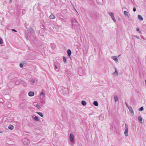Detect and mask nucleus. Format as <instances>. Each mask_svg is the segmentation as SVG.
Returning a JSON list of instances; mask_svg holds the SVG:
<instances>
[{"label":"nucleus","instance_id":"1","mask_svg":"<svg viewBox=\"0 0 146 146\" xmlns=\"http://www.w3.org/2000/svg\"><path fill=\"white\" fill-rule=\"evenodd\" d=\"M35 33V31L32 28H31L25 32V36L27 40H29V37L31 34H33Z\"/></svg>","mask_w":146,"mask_h":146},{"label":"nucleus","instance_id":"2","mask_svg":"<svg viewBox=\"0 0 146 146\" xmlns=\"http://www.w3.org/2000/svg\"><path fill=\"white\" fill-rule=\"evenodd\" d=\"M72 23L73 27H75V25L77 26L78 24V23L74 18L72 19Z\"/></svg>","mask_w":146,"mask_h":146},{"label":"nucleus","instance_id":"3","mask_svg":"<svg viewBox=\"0 0 146 146\" xmlns=\"http://www.w3.org/2000/svg\"><path fill=\"white\" fill-rule=\"evenodd\" d=\"M125 128L124 134L125 135V136H127L128 135V126L127 124H125Z\"/></svg>","mask_w":146,"mask_h":146},{"label":"nucleus","instance_id":"4","mask_svg":"<svg viewBox=\"0 0 146 146\" xmlns=\"http://www.w3.org/2000/svg\"><path fill=\"white\" fill-rule=\"evenodd\" d=\"M62 92L63 94H66L68 92V89L64 87H63L62 90Z\"/></svg>","mask_w":146,"mask_h":146},{"label":"nucleus","instance_id":"5","mask_svg":"<svg viewBox=\"0 0 146 146\" xmlns=\"http://www.w3.org/2000/svg\"><path fill=\"white\" fill-rule=\"evenodd\" d=\"M69 137L70 141L71 142H74V135L72 133L70 134Z\"/></svg>","mask_w":146,"mask_h":146},{"label":"nucleus","instance_id":"6","mask_svg":"<svg viewBox=\"0 0 146 146\" xmlns=\"http://www.w3.org/2000/svg\"><path fill=\"white\" fill-rule=\"evenodd\" d=\"M65 74L68 77V78L69 79H70V77L71 76V74L67 70H65Z\"/></svg>","mask_w":146,"mask_h":146},{"label":"nucleus","instance_id":"7","mask_svg":"<svg viewBox=\"0 0 146 146\" xmlns=\"http://www.w3.org/2000/svg\"><path fill=\"white\" fill-rule=\"evenodd\" d=\"M128 108L129 109L130 112L131 113V115L132 116L134 114V112L132 108L130 107H129Z\"/></svg>","mask_w":146,"mask_h":146},{"label":"nucleus","instance_id":"8","mask_svg":"<svg viewBox=\"0 0 146 146\" xmlns=\"http://www.w3.org/2000/svg\"><path fill=\"white\" fill-rule=\"evenodd\" d=\"M34 93L32 91L29 92L28 93V95L30 97H32L34 96Z\"/></svg>","mask_w":146,"mask_h":146},{"label":"nucleus","instance_id":"9","mask_svg":"<svg viewBox=\"0 0 146 146\" xmlns=\"http://www.w3.org/2000/svg\"><path fill=\"white\" fill-rule=\"evenodd\" d=\"M67 52L68 56L69 57H70L71 56V54H72V52H71V50L70 49H68L67 50Z\"/></svg>","mask_w":146,"mask_h":146},{"label":"nucleus","instance_id":"10","mask_svg":"<svg viewBox=\"0 0 146 146\" xmlns=\"http://www.w3.org/2000/svg\"><path fill=\"white\" fill-rule=\"evenodd\" d=\"M114 69L115 70V72H113V75H115L117 76L118 75V72H117V68L115 67H114Z\"/></svg>","mask_w":146,"mask_h":146},{"label":"nucleus","instance_id":"11","mask_svg":"<svg viewBox=\"0 0 146 146\" xmlns=\"http://www.w3.org/2000/svg\"><path fill=\"white\" fill-rule=\"evenodd\" d=\"M31 83H32L33 85H36L37 84V81L36 79H35L34 80L32 81V82H31Z\"/></svg>","mask_w":146,"mask_h":146},{"label":"nucleus","instance_id":"12","mask_svg":"<svg viewBox=\"0 0 146 146\" xmlns=\"http://www.w3.org/2000/svg\"><path fill=\"white\" fill-rule=\"evenodd\" d=\"M6 106L8 108H11V104L10 102H8L6 103Z\"/></svg>","mask_w":146,"mask_h":146},{"label":"nucleus","instance_id":"13","mask_svg":"<svg viewBox=\"0 0 146 146\" xmlns=\"http://www.w3.org/2000/svg\"><path fill=\"white\" fill-rule=\"evenodd\" d=\"M111 58L115 62H117L118 61V59L117 58L116 56H112Z\"/></svg>","mask_w":146,"mask_h":146},{"label":"nucleus","instance_id":"14","mask_svg":"<svg viewBox=\"0 0 146 146\" xmlns=\"http://www.w3.org/2000/svg\"><path fill=\"white\" fill-rule=\"evenodd\" d=\"M124 14L125 16H127L128 17H129V15L127 11H124Z\"/></svg>","mask_w":146,"mask_h":146},{"label":"nucleus","instance_id":"15","mask_svg":"<svg viewBox=\"0 0 146 146\" xmlns=\"http://www.w3.org/2000/svg\"><path fill=\"white\" fill-rule=\"evenodd\" d=\"M14 126L11 125H10L8 126V128L10 130H12L14 128Z\"/></svg>","mask_w":146,"mask_h":146},{"label":"nucleus","instance_id":"16","mask_svg":"<svg viewBox=\"0 0 146 146\" xmlns=\"http://www.w3.org/2000/svg\"><path fill=\"white\" fill-rule=\"evenodd\" d=\"M114 101L115 102H117V101H118V98L117 96H116V95L114 96Z\"/></svg>","mask_w":146,"mask_h":146},{"label":"nucleus","instance_id":"17","mask_svg":"<svg viewBox=\"0 0 146 146\" xmlns=\"http://www.w3.org/2000/svg\"><path fill=\"white\" fill-rule=\"evenodd\" d=\"M93 104L95 106H97L98 105V102L96 101H94L93 103Z\"/></svg>","mask_w":146,"mask_h":146},{"label":"nucleus","instance_id":"18","mask_svg":"<svg viewBox=\"0 0 146 146\" xmlns=\"http://www.w3.org/2000/svg\"><path fill=\"white\" fill-rule=\"evenodd\" d=\"M138 19L141 21H142L143 20V17L140 15H138Z\"/></svg>","mask_w":146,"mask_h":146},{"label":"nucleus","instance_id":"19","mask_svg":"<svg viewBox=\"0 0 146 146\" xmlns=\"http://www.w3.org/2000/svg\"><path fill=\"white\" fill-rule=\"evenodd\" d=\"M81 104L83 106H85L86 104V103L85 101L83 100L81 102Z\"/></svg>","mask_w":146,"mask_h":146},{"label":"nucleus","instance_id":"20","mask_svg":"<svg viewBox=\"0 0 146 146\" xmlns=\"http://www.w3.org/2000/svg\"><path fill=\"white\" fill-rule=\"evenodd\" d=\"M51 46L52 49H54L55 47V45L54 43H52L51 44Z\"/></svg>","mask_w":146,"mask_h":146},{"label":"nucleus","instance_id":"21","mask_svg":"<svg viewBox=\"0 0 146 146\" xmlns=\"http://www.w3.org/2000/svg\"><path fill=\"white\" fill-rule=\"evenodd\" d=\"M45 95V94L43 92H41L40 93V96L41 97H42V98H43L44 97Z\"/></svg>","mask_w":146,"mask_h":146},{"label":"nucleus","instance_id":"22","mask_svg":"<svg viewBox=\"0 0 146 146\" xmlns=\"http://www.w3.org/2000/svg\"><path fill=\"white\" fill-rule=\"evenodd\" d=\"M36 113L39 115L40 117H43V115L42 113L40 112H37Z\"/></svg>","mask_w":146,"mask_h":146},{"label":"nucleus","instance_id":"23","mask_svg":"<svg viewBox=\"0 0 146 146\" xmlns=\"http://www.w3.org/2000/svg\"><path fill=\"white\" fill-rule=\"evenodd\" d=\"M34 119L35 121H39V119H38V117L37 116H35L34 117Z\"/></svg>","mask_w":146,"mask_h":146},{"label":"nucleus","instance_id":"24","mask_svg":"<svg viewBox=\"0 0 146 146\" xmlns=\"http://www.w3.org/2000/svg\"><path fill=\"white\" fill-rule=\"evenodd\" d=\"M49 17L50 19H53L55 18V17L53 15L51 14L50 15Z\"/></svg>","mask_w":146,"mask_h":146},{"label":"nucleus","instance_id":"25","mask_svg":"<svg viewBox=\"0 0 146 146\" xmlns=\"http://www.w3.org/2000/svg\"><path fill=\"white\" fill-rule=\"evenodd\" d=\"M63 59L64 62L65 63H66L67 62L66 59V58L64 56H63Z\"/></svg>","mask_w":146,"mask_h":146},{"label":"nucleus","instance_id":"26","mask_svg":"<svg viewBox=\"0 0 146 146\" xmlns=\"http://www.w3.org/2000/svg\"><path fill=\"white\" fill-rule=\"evenodd\" d=\"M25 105L23 104H21L19 106V108H23L25 107Z\"/></svg>","mask_w":146,"mask_h":146},{"label":"nucleus","instance_id":"27","mask_svg":"<svg viewBox=\"0 0 146 146\" xmlns=\"http://www.w3.org/2000/svg\"><path fill=\"white\" fill-rule=\"evenodd\" d=\"M0 103H2L3 105L4 104V102L3 100L2 99L0 98Z\"/></svg>","mask_w":146,"mask_h":146},{"label":"nucleus","instance_id":"28","mask_svg":"<svg viewBox=\"0 0 146 146\" xmlns=\"http://www.w3.org/2000/svg\"><path fill=\"white\" fill-rule=\"evenodd\" d=\"M138 119L139 121H141L142 120V118L141 116H139L138 117Z\"/></svg>","mask_w":146,"mask_h":146},{"label":"nucleus","instance_id":"29","mask_svg":"<svg viewBox=\"0 0 146 146\" xmlns=\"http://www.w3.org/2000/svg\"><path fill=\"white\" fill-rule=\"evenodd\" d=\"M110 15L111 17L113 16H114L113 13L112 12H109L108 13Z\"/></svg>","mask_w":146,"mask_h":146},{"label":"nucleus","instance_id":"30","mask_svg":"<svg viewBox=\"0 0 146 146\" xmlns=\"http://www.w3.org/2000/svg\"><path fill=\"white\" fill-rule=\"evenodd\" d=\"M111 18L114 22H116V20H115L114 16H113L111 17Z\"/></svg>","mask_w":146,"mask_h":146},{"label":"nucleus","instance_id":"31","mask_svg":"<svg viewBox=\"0 0 146 146\" xmlns=\"http://www.w3.org/2000/svg\"><path fill=\"white\" fill-rule=\"evenodd\" d=\"M36 106L39 109H41V107L38 104H36Z\"/></svg>","mask_w":146,"mask_h":146},{"label":"nucleus","instance_id":"32","mask_svg":"<svg viewBox=\"0 0 146 146\" xmlns=\"http://www.w3.org/2000/svg\"><path fill=\"white\" fill-rule=\"evenodd\" d=\"M143 107H141L139 109V111H142L143 110Z\"/></svg>","mask_w":146,"mask_h":146},{"label":"nucleus","instance_id":"33","mask_svg":"<svg viewBox=\"0 0 146 146\" xmlns=\"http://www.w3.org/2000/svg\"><path fill=\"white\" fill-rule=\"evenodd\" d=\"M3 43V40L1 38H0V44H2Z\"/></svg>","mask_w":146,"mask_h":146},{"label":"nucleus","instance_id":"34","mask_svg":"<svg viewBox=\"0 0 146 146\" xmlns=\"http://www.w3.org/2000/svg\"><path fill=\"white\" fill-rule=\"evenodd\" d=\"M19 66L21 68H22L23 67V64L22 63H21L19 64Z\"/></svg>","mask_w":146,"mask_h":146},{"label":"nucleus","instance_id":"35","mask_svg":"<svg viewBox=\"0 0 146 146\" xmlns=\"http://www.w3.org/2000/svg\"><path fill=\"white\" fill-rule=\"evenodd\" d=\"M11 31H13L14 32H17V31L15 29H11Z\"/></svg>","mask_w":146,"mask_h":146},{"label":"nucleus","instance_id":"36","mask_svg":"<svg viewBox=\"0 0 146 146\" xmlns=\"http://www.w3.org/2000/svg\"><path fill=\"white\" fill-rule=\"evenodd\" d=\"M133 11L134 12H135L136 11V9L135 7H133Z\"/></svg>","mask_w":146,"mask_h":146},{"label":"nucleus","instance_id":"37","mask_svg":"<svg viewBox=\"0 0 146 146\" xmlns=\"http://www.w3.org/2000/svg\"><path fill=\"white\" fill-rule=\"evenodd\" d=\"M135 37H136V38H137L139 39V37L138 36L135 35Z\"/></svg>","mask_w":146,"mask_h":146},{"label":"nucleus","instance_id":"38","mask_svg":"<svg viewBox=\"0 0 146 146\" xmlns=\"http://www.w3.org/2000/svg\"><path fill=\"white\" fill-rule=\"evenodd\" d=\"M125 104H126V106L127 107V108H129V107H130L128 105H127V102H125Z\"/></svg>","mask_w":146,"mask_h":146},{"label":"nucleus","instance_id":"39","mask_svg":"<svg viewBox=\"0 0 146 146\" xmlns=\"http://www.w3.org/2000/svg\"><path fill=\"white\" fill-rule=\"evenodd\" d=\"M139 28H137L136 29V31L137 32H139Z\"/></svg>","mask_w":146,"mask_h":146},{"label":"nucleus","instance_id":"40","mask_svg":"<svg viewBox=\"0 0 146 146\" xmlns=\"http://www.w3.org/2000/svg\"><path fill=\"white\" fill-rule=\"evenodd\" d=\"M12 2V0H9V3H11Z\"/></svg>","mask_w":146,"mask_h":146},{"label":"nucleus","instance_id":"41","mask_svg":"<svg viewBox=\"0 0 146 146\" xmlns=\"http://www.w3.org/2000/svg\"><path fill=\"white\" fill-rule=\"evenodd\" d=\"M58 68V67H57V66L56 65L55 66V69H56Z\"/></svg>","mask_w":146,"mask_h":146},{"label":"nucleus","instance_id":"42","mask_svg":"<svg viewBox=\"0 0 146 146\" xmlns=\"http://www.w3.org/2000/svg\"><path fill=\"white\" fill-rule=\"evenodd\" d=\"M25 144L26 145H28L29 144V143L26 142V144L25 143Z\"/></svg>","mask_w":146,"mask_h":146},{"label":"nucleus","instance_id":"43","mask_svg":"<svg viewBox=\"0 0 146 146\" xmlns=\"http://www.w3.org/2000/svg\"><path fill=\"white\" fill-rule=\"evenodd\" d=\"M63 11L64 12V13H66V11L65 10L64 11Z\"/></svg>","mask_w":146,"mask_h":146},{"label":"nucleus","instance_id":"44","mask_svg":"<svg viewBox=\"0 0 146 146\" xmlns=\"http://www.w3.org/2000/svg\"><path fill=\"white\" fill-rule=\"evenodd\" d=\"M2 131H0V133H2Z\"/></svg>","mask_w":146,"mask_h":146},{"label":"nucleus","instance_id":"45","mask_svg":"<svg viewBox=\"0 0 146 146\" xmlns=\"http://www.w3.org/2000/svg\"><path fill=\"white\" fill-rule=\"evenodd\" d=\"M79 75L80 76H82V75H81V74H80V73H79Z\"/></svg>","mask_w":146,"mask_h":146},{"label":"nucleus","instance_id":"46","mask_svg":"<svg viewBox=\"0 0 146 146\" xmlns=\"http://www.w3.org/2000/svg\"><path fill=\"white\" fill-rule=\"evenodd\" d=\"M25 27L26 28H27L26 26H25Z\"/></svg>","mask_w":146,"mask_h":146},{"label":"nucleus","instance_id":"47","mask_svg":"<svg viewBox=\"0 0 146 146\" xmlns=\"http://www.w3.org/2000/svg\"><path fill=\"white\" fill-rule=\"evenodd\" d=\"M121 54H120L119 56H120Z\"/></svg>","mask_w":146,"mask_h":146}]
</instances>
